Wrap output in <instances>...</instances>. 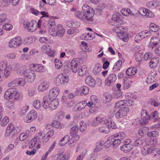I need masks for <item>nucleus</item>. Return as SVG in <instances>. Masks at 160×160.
<instances>
[{
  "label": "nucleus",
  "instance_id": "f257e3e1",
  "mask_svg": "<svg viewBox=\"0 0 160 160\" xmlns=\"http://www.w3.org/2000/svg\"><path fill=\"white\" fill-rule=\"evenodd\" d=\"M22 97V93L14 88H10L7 90L3 96L4 99L7 100L10 99L19 100L21 99Z\"/></svg>",
  "mask_w": 160,
  "mask_h": 160
},
{
  "label": "nucleus",
  "instance_id": "f03ea898",
  "mask_svg": "<svg viewBox=\"0 0 160 160\" xmlns=\"http://www.w3.org/2000/svg\"><path fill=\"white\" fill-rule=\"evenodd\" d=\"M58 104L59 101L57 99L51 100L48 98V96H46L43 99L42 105L45 109L49 108L51 110H53L57 108Z\"/></svg>",
  "mask_w": 160,
  "mask_h": 160
},
{
  "label": "nucleus",
  "instance_id": "7ed1b4c3",
  "mask_svg": "<svg viewBox=\"0 0 160 160\" xmlns=\"http://www.w3.org/2000/svg\"><path fill=\"white\" fill-rule=\"evenodd\" d=\"M82 9L84 13V20L92 21L95 13L94 10L86 4L82 6Z\"/></svg>",
  "mask_w": 160,
  "mask_h": 160
},
{
  "label": "nucleus",
  "instance_id": "20e7f679",
  "mask_svg": "<svg viewBox=\"0 0 160 160\" xmlns=\"http://www.w3.org/2000/svg\"><path fill=\"white\" fill-rule=\"evenodd\" d=\"M23 26L25 29L29 32H34L37 28V22L34 20L30 22L25 21L23 22Z\"/></svg>",
  "mask_w": 160,
  "mask_h": 160
},
{
  "label": "nucleus",
  "instance_id": "39448f33",
  "mask_svg": "<svg viewBox=\"0 0 160 160\" xmlns=\"http://www.w3.org/2000/svg\"><path fill=\"white\" fill-rule=\"evenodd\" d=\"M24 77L27 80L28 82L31 83L34 80L36 77V74L34 71L26 69V72L24 73Z\"/></svg>",
  "mask_w": 160,
  "mask_h": 160
},
{
  "label": "nucleus",
  "instance_id": "423d86ee",
  "mask_svg": "<svg viewBox=\"0 0 160 160\" xmlns=\"http://www.w3.org/2000/svg\"><path fill=\"white\" fill-rule=\"evenodd\" d=\"M37 117V113L34 110L31 111L24 118V120L27 123H30Z\"/></svg>",
  "mask_w": 160,
  "mask_h": 160
},
{
  "label": "nucleus",
  "instance_id": "0eeeda50",
  "mask_svg": "<svg viewBox=\"0 0 160 160\" xmlns=\"http://www.w3.org/2000/svg\"><path fill=\"white\" fill-rule=\"evenodd\" d=\"M22 39L20 37H17L12 38L9 42L8 46L11 48H14L20 45Z\"/></svg>",
  "mask_w": 160,
  "mask_h": 160
},
{
  "label": "nucleus",
  "instance_id": "6e6552de",
  "mask_svg": "<svg viewBox=\"0 0 160 160\" xmlns=\"http://www.w3.org/2000/svg\"><path fill=\"white\" fill-rule=\"evenodd\" d=\"M132 148L131 140L130 139H126L123 142V145L120 147V149L121 150L127 152L131 150Z\"/></svg>",
  "mask_w": 160,
  "mask_h": 160
},
{
  "label": "nucleus",
  "instance_id": "1a4fd4ad",
  "mask_svg": "<svg viewBox=\"0 0 160 160\" xmlns=\"http://www.w3.org/2000/svg\"><path fill=\"white\" fill-rule=\"evenodd\" d=\"M128 31L126 27H123L119 25H117L113 28V31L117 33V36L119 38H121L124 33Z\"/></svg>",
  "mask_w": 160,
  "mask_h": 160
},
{
  "label": "nucleus",
  "instance_id": "9d476101",
  "mask_svg": "<svg viewBox=\"0 0 160 160\" xmlns=\"http://www.w3.org/2000/svg\"><path fill=\"white\" fill-rule=\"evenodd\" d=\"M150 120V116L146 110H142L141 111V118L140 122L141 124H144Z\"/></svg>",
  "mask_w": 160,
  "mask_h": 160
},
{
  "label": "nucleus",
  "instance_id": "9b49d317",
  "mask_svg": "<svg viewBox=\"0 0 160 160\" xmlns=\"http://www.w3.org/2000/svg\"><path fill=\"white\" fill-rule=\"evenodd\" d=\"M60 90L58 88L54 87L51 88L49 91L48 98L51 100L56 99V98L59 95Z\"/></svg>",
  "mask_w": 160,
  "mask_h": 160
},
{
  "label": "nucleus",
  "instance_id": "f8f14e48",
  "mask_svg": "<svg viewBox=\"0 0 160 160\" xmlns=\"http://www.w3.org/2000/svg\"><path fill=\"white\" fill-rule=\"evenodd\" d=\"M70 65V68L72 71L74 73L77 72L80 66V62L78 59L77 58L73 59L71 62Z\"/></svg>",
  "mask_w": 160,
  "mask_h": 160
},
{
  "label": "nucleus",
  "instance_id": "ddd939ff",
  "mask_svg": "<svg viewBox=\"0 0 160 160\" xmlns=\"http://www.w3.org/2000/svg\"><path fill=\"white\" fill-rule=\"evenodd\" d=\"M107 118L106 117H101L98 116L94 118L91 123L92 126H96L100 123H104L105 124Z\"/></svg>",
  "mask_w": 160,
  "mask_h": 160
},
{
  "label": "nucleus",
  "instance_id": "4468645a",
  "mask_svg": "<svg viewBox=\"0 0 160 160\" xmlns=\"http://www.w3.org/2000/svg\"><path fill=\"white\" fill-rule=\"evenodd\" d=\"M129 108L128 107L123 108L119 109L116 113V117L117 118H121L127 115L129 112Z\"/></svg>",
  "mask_w": 160,
  "mask_h": 160
},
{
  "label": "nucleus",
  "instance_id": "2eb2a0df",
  "mask_svg": "<svg viewBox=\"0 0 160 160\" xmlns=\"http://www.w3.org/2000/svg\"><path fill=\"white\" fill-rule=\"evenodd\" d=\"M117 80V76L114 74H109L105 80V84L108 86L113 85Z\"/></svg>",
  "mask_w": 160,
  "mask_h": 160
},
{
  "label": "nucleus",
  "instance_id": "dca6fc26",
  "mask_svg": "<svg viewBox=\"0 0 160 160\" xmlns=\"http://www.w3.org/2000/svg\"><path fill=\"white\" fill-rule=\"evenodd\" d=\"M42 51L44 53H46L48 55L51 57L55 56L54 51L52 50L51 47L48 45H44L42 48Z\"/></svg>",
  "mask_w": 160,
  "mask_h": 160
},
{
  "label": "nucleus",
  "instance_id": "f3484780",
  "mask_svg": "<svg viewBox=\"0 0 160 160\" xmlns=\"http://www.w3.org/2000/svg\"><path fill=\"white\" fill-rule=\"evenodd\" d=\"M49 83L48 81L43 82L38 86V90L39 92H43L46 90L49 87Z\"/></svg>",
  "mask_w": 160,
  "mask_h": 160
},
{
  "label": "nucleus",
  "instance_id": "a211bd4d",
  "mask_svg": "<svg viewBox=\"0 0 160 160\" xmlns=\"http://www.w3.org/2000/svg\"><path fill=\"white\" fill-rule=\"evenodd\" d=\"M95 37V33H83L81 36L82 39L85 40H90L93 39Z\"/></svg>",
  "mask_w": 160,
  "mask_h": 160
},
{
  "label": "nucleus",
  "instance_id": "6ab92c4d",
  "mask_svg": "<svg viewBox=\"0 0 160 160\" xmlns=\"http://www.w3.org/2000/svg\"><path fill=\"white\" fill-rule=\"evenodd\" d=\"M89 89L88 87L87 86H83L80 88H77L75 92L76 94L78 95L77 93L79 92H81V94H83L84 95H87L89 92Z\"/></svg>",
  "mask_w": 160,
  "mask_h": 160
},
{
  "label": "nucleus",
  "instance_id": "aec40b11",
  "mask_svg": "<svg viewBox=\"0 0 160 160\" xmlns=\"http://www.w3.org/2000/svg\"><path fill=\"white\" fill-rule=\"evenodd\" d=\"M66 25L71 28H77L80 25V23L77 21L69 20L67 22Z\"/></svg>",
  "mask_w": 160,
  "mask_h": 160
},
{
  "label": "nucleus",
  "instance_id": "412c9836",
  "mask_svg": "<svg viewBox=\"0 0 160 160\" xmlns=\"http://www.w3.org/2000/svg\"><path fill=\"white\" fill-rule=\"evenodd\" d=\"M33 68V69L36 72H45V70L44 67L42 65L38 64H32L30 66Z\"/></svg>",
  "mask_w": 160,
  "mask_h": 160
},
{
  "label": "nucleus",
  "instance_id": "4be33fe9",
  "mask_svg": "<svg viewBox=\"0 0 160 160\" xmlns=\"http://www.w3.org/2000/svg\"><path fill=\"white\" fill-rule=\"evenodd\" d=\"M150 120L153 122H160V118L158 117V113L157 111H154L150 114Z\"/></svg>",
  "mask_w": 160,
  "mask_h": 160
},
{
  "label": "nucleus",
  "instance_id": "5701e85b",
  "mask_svg": "<svg viewBox=\"0 0 160 160\" xmlns=\"http://www.w3.org/2000/svg\"><path fill=\"white\" fill-rule=\"evenodd\" d=\"M153 147H148L146 146H144L143 147L142 150V153L143 155H146L150 154L152 152Z\"/></svg>",
  "mask_w": 160,
  "mask_h": 160
},
{
  "label": "nucleus",
  "instance_id": "b1692460",
  "mask_svg": "<svg viewBox=\"0 0 160 160\" xmlns=\"http://www.w3.org/2000/svg\"><path fill=\"white\" fill-rule=\"evenodd\" d=\"M113 138H115L119 139L122 141L125 139L126 138V135L124 132H118L112 135Z\"/></svg>",
  "mask_w": 160,
  "mask_h": 160
},
{
  "label": "nucleus",
  "instance_id": "393cba45",
  "mask_svg": "<svg viewBox=\"0 0 160 160\" xmlns=\"http://www.w3.org/2000/svg\"><path fill=\"white\" fill-rule=\"evenodd\" d=\"M132 83L131 80H129L127 77H124L122 83L123 88L125 89H128L130 87Z\"/></svg>",
  "mask_w": 160,
  "mask_h": 160
},
{
  "label": "nucleus",
  "instance_id": "a878e982",
  "mask_svg": "<svg viewBox=\"0 0 160 160\" xmlns=\"http://www.w3.org/2000/svg\"><path fill=\"white\" fill-rule=\"evenodd\" d=\"M58 36L60 37H62L65 32V30L63 26L61 24H58L57 26Z\"/></svg>",
  "mask_w": 160,
  "mask_h": 160
},
{
  "label": "nucleus",
  "instance_id": "bb28decb",
  "mask_svg": "<svg viewBox=\"0 0 160 160\" xmlns=\"http://www.w3.org/2000/svg\"><path fill=\"white\" fill-rule=\"evenodd\" d=\"M159 5V2L157 1H153L149 2L147 4V6L151 9H154Z\"/></svg>",
  "mask_w": 160,
  "mask_h": 160
},
{
  "label": "nucleus",
  "instance_id": "cd10ccee",
  "mask_svg": "<svg viewBox=\"0 0 160 160\" xmlns=\"http://www.w3.org/2000/svg\"><path fill=\"white\" fill-rule=\"evenodd\" d=\"M105 124L109 129V128L115 129L117 128V126L114 122L112 120L110 119H108L107 118Z\"/></svg>",
  "mask_w": 160,
  "mask_h": 160
},
{
  "label": "nucleus",
  "instance_id": "c85d7f7f",
  "mask_svg": "<svg viewBox=\"0 0 160 160\" xmlns=\"http://www.w3.org/2000/svg\"><path fill=\"white\" fill-rule=\"evenodd\" d=\"M157 73L156 72H152L149 77L146 79V82L148 83L154 81V79L156 77Z\"/></svg>",
  "mask_w": 160,
  "mask_h": 160
},
{
  "label": "nucleus",
  "instance_id": "c756f323",
  "mask_svg": "<svg viewBox=\"0 0 160 160\" xmlns=\"http://www.w3.org/2000/svg\"><path fill=\"white\" fill-rule=\"evenodd\" d=\"M86 83L90 86L93 87L95 85V81L91 76L87 77L85 79Z\"/></svg>",
  "mask_w": 160,
  "mask_h": 160
},
{
  "label": "nucleus",
  "instance_id": "7c9ffc66",
  "mask_svg": "<svg viewBox=\"0 0 160 160\" xmlns=\"http://www.w3.org/2000/svg\"><path fill=\"white\" fill-rule=\"evenodd\" d=\"M137 71V70L135 68H130L126 70V73L128 76H132L136 73Z\"/></svg>",
  "mask_w": 160,
  "mask_h": 160
},
{
  "label": "nucleus",
  "instance_id": "2f4dec72",
  "mask_svg": "<svg viewBox=\"0 0 160 160\" xmlns=\"http://www.w3.org/2000/svg\"><path fill=\"white\" fill-rule=\"evenodd\" d=\"M149 130V128L147 127H142L139 130L138 133L142 136H144L147 133Z\"/></svg>",
  "mask_w": 160,
  "mask_h": 160
},
{
  "label": "nucleus",
  "instance_id": "473e14b6",
  "mask_svg": "<svg viewBox=\"0 0 160 160\" xmlns=\"http://www.w3.org/2000/svg\"><path fill=\"white\" fill-rule=\"evenodd\" d=\"M122 18V16L118 12L114 13L112 17V20L115 21H121Z\"/></svg>",
  "mask_w": 160,
  "mask_h": 160
},
{
  "label": "nucleus",
  "instance_id": "72a5a7b5",
  "mask_svg": "<svg viewBox=\"0 0 160 160\" xmlns=\"http://www.w3.org/2000/svg\"><path fill=\"white\" fill-rule=\"evenodd\" d=\"M69 138L70 137L68 135L64 136L59 142V145L60 146H63L65 145L68 142Z\"/></svg>",
  "mask_w": 160,
  "mask_h": 160
},
{
  "label": "nucleus",
  "instance_id": "f704fd0d",
  "mask_svg": "<svg viewBox=\"0 0 160 160\" xmlns=\"http://www.w3.org/2000/svg\"><path fill=\"white\" fill-rule=\"evenodd\" d=\"M158 142V140L157 138H149L146 140V143L148 145H152L156 144Z\"/></svg>",
  "mask_w": 160,
  "mask_h": 160
},
{
  "label": "nucleus",
  "instance_id": "c9c22d12",
  "mask_svg": "<svg viewBox=\"0 0 160 160\" xmlns=\"http://www.w3.org/2000/svg\"><path fill=\"white\" fill-rule=\"evenodd\" d=\"M102 69V67L101 65L97 63L95 64L93 70V72L95 75L98 74L100 72Z\"/></svg>",
  "mask_w": 160,
  "mask_h": 160
},
{
  "label": "nucleus",
  "instance_id": "e433bc0d",
  "mask_svg": "<svg viewBox=\"0 0 160 160\" xmlns=\"http://www.w3.org/2000/svg\"><path fill=\"white\" fill-rule=\"evenodd\" d=\"M87 71V67L85 65L82 66L78 71V74L80 76H83L86 73Z\"/></svg>",
  "mask_w": 160,
  "mask_h": 160
},
{
  "label": "nucleus",
  "instance_id": "4c0bfd02",
  "mask_svg": "<svg viewBox=\"0 0 160 160\" xmlns=\"http://www.w3.org/2000/svg\"><path fill=\"white\" fill-rule=\"evenodd\" d=\"M79 128L78 126L76 125L74 126L71 129L70 132V135L71 136H73L77 134L78 132Z\"/></svg>",
  "mask_w": 160,
  "mask_h": 160
},
{
  "label": "nucleus",
  "instance_id": "58836bf2",
  "mask_svg": "<svg viewBox=\"0 0 160 160\" xmlns=\"http://www.w3.org/2000/svg\"><path fill=\"white\" fill-rule=\"evenodd\" d=\"M139 34L142 39L151 35L150 32L148 30L142 31L139 32Z\"/></svg>",
  "mask_w": 160,
  "mask_h": 160
},
{
  "label": "nucleus",
  "instance_id": "ea45409f",
  "mask_svg": "<svg viewBox=\"0 0 160 160\" xmlns=\"http://www.w3.org/2000/svg\"><path fill=\"white\" fill-rule=\"evenodd\" d=\"M149 28L150 30L153 32H157L159 29V26L153 23L150 24Z\"/></svg>",
  "mask_w": 160,
  "mask_h": 160
},
{
  "label": "nucleus",
  "instance_id": "a19ab883",
  "mask_svg": "<svg viewBox=\"0 0 160 160\" xmlns=\"http://www.w3.org/2000/svg\"><path fill=\"white\" fill-rule=\"evenodd\" d=\"M14 130V126L13 124L10 123L9 124L7 128L6 133L5 134V136H7V133H10Z\"/></svg>",
  "mask_w": 160,
  "mask_h": 160
},
{
  "label": "nucleus",
  "instance_id": "79ce46f5",
  "mask_svg": "<svg viewBox=\"0 0 160 160\" xmlns=\"http://www.w3.org/2000/svg\"><path fill=\"white\" fill-rule=\"evenodd\" d=\"M112 144L114 148H116L119 146L121 142V141L119 139L114 138H112Z\"/></svg>",
  "mask_w": 160,
  "mask_h": 160
},
{
  "label": "nucleus",
  "instance_id": "37998d69",
  "mask_svg": "<svg viewBox=\"0 0 160 160\" xmlns=\"http://www.w3.org/2000/svg\"><path fill=\"white\" fill-rule=\"evenodd\" d=\"M61 79L62 80V81H63L62 82H63V84H67L69 81V77L65 74H61Z\"/></svg>",
  "mask_w": 160,
  "mask_h": 160
},
{
  "label": "nucleus",
  "instance_id": "c03bdc74",
  "mask_svg": "<svg viewBox=\"0 0 160 160\" xmlns=\"http://www.w3.org/2000/svg\"><path fill=\"white\" fill-rule=\"evenodd\" d=\"M144 142V140L142 138L137 139L134 141L133 146L138 147L142 145Z\"/></svg>",
  "mask_w": 160,
  "mask_h": 160
},
{
  "label": "nucleus",
  "instance_id": "a18cd8bd",
  "mask_svg": "<svg viewBox=\"0 0 160 160\" xmlns=\"http://www.w3.org/2000/svg\"><path fill=\"white\" fill-rule=\"evenodd\" d=\"M75 16L80 19L84 20V13H82L79 11H77L74 14Z\"/></svg>",
  "mask_w": 160,
  "mask_h": 160
},
{
  "label": "nucleus",
  "instance_id": "49530a36",
  "mask_svg": "<svg viewBox=\"0 0 160 160\" xmlns=\"http://www.w3.org/2000/svg\"><path fill=\"white\" fill-rule=\"evenodd\" d=\"M98 130L100 132L104 133H108L110 132V130L108 127L104 126L99 127Z\"/></svg>",
  "mask_w": 160,
  "mask_h": 160
},
{
  "label": "nucleus",
  "instance_id": "de8ad7c7",
  "mask_svg": "<svg viewBox=\"0 0 160 160\" xmlns=\"http://www.w3.org/2000/svg\"><path fill=\"white\" fill-rule=\"evenodd\" d=\"M61 74L57 76L54 79V84L57 86H59L61 85V82L60 81L61 79Z\"/></svg>",
  "mask_w": 160,
  "mask_h": 160
},
{
  "label": "nucleus",
  "instance_id": "09e8293b",
  "mask_svg": "<svg viewBox=\"0 0 160 160\" xmlns=\"http://www.w3.org/2000/svg\"><path fill=\"white\" fill-rule=\"evenodd\" d=\"M18 86H23L26 83L25 79L22 78H18L17 79Z\"/></svg>",
  "mask_w": 160,
  "mask_h": 160
},
{
  "label": "nucleus",
  "instance_id": "8fccbe9b",
  "mask_svg": "<svg viewBox=\"0 0 160 160\" xmlns=\"http://www.w3.org/2000/svg\"><path fill=\"white\" fill-rule=\"evenodd\" d=\"M112 137L111 136L108 138V140L105 142L104 144V146L106 148H108L110 147L112 144Z\"/></svg>",
  "mask_w": 160,
  "mask_h": 160
},
{
  "label": "nucleus",
  "instance_id": "3c124183",
  "mask_svg": "<svg viewBox=\"0 0 160 160\" xmlns=\"http://www.w3.org/2000/svg\"><path fill=\"white\" fill-rule=\"evenodd\" d=\"M158 64V62L157 60H155L153 59L151 60L150 62L149 63V66L151 68H153L156 67Z\"/></svg>",
  "mask_w": 160,
  "mask_h": 160
},
{
  "label": "nucleus",
  "instance_id": "603ef678",
  "mask_svg": "<svg viewBox=\"0 0 160 160\" xmlns=\"http://www.w3.org/2000/svg\"><path fill=\"white\" fill-rule=\"evenodd\" d=\"M4 75L5 77L7 78L9 76L11 73V69L10 67L8 66L4 69Z\"/></svg>",
  "mask_w": 160,
  "mask_h": 160
},
{
  "label": "nucleus",
  "instance_id": "864d4df0",
  "mask_svg": "<svg viewBox=\"0 0 160 160\" xmlns=\"http://www.w3.org/2000/svg\"><path fill=\"white\" fill-rule=\"evenodd\" d=\"M54 63L55 67L58 69H59L62 65V61L57 58L54 60Z\"/></svg>",
  "mask_w": 160,
  "mask_h": 160
},
{
  "label": "nucleus",
  "instance_id": "5fc2aeb1",
  "mask_svg": "<svg viewBox=\"0 0 160 160\" xmlns=\"http://www.w3.org/2000/svg\"><path fill=\"white\" fill-rule=\"evenodd\" d=\"M90 101L94 104V106H96V103L98 102V99L97 96L92 95L90 97Z\"/></svg>",
  "mask_w": 160,
  "mask_h": 160
},
{
  "label": "nucleus",
  "instance_id": "6e6d98bb",
  "mask_svg": "<svg viewBox=\"0 0 160 160\" xmlns=\"http://www.w3.org/2000/svg\"><path fill=\"white\" fill-rule=\"evenodd\" d=\"M150 42L151 44H154V46H156L159 44L160 40L158 38L154 37L151 38Z\"/></svg>",
  "mask_w": 160,
  "mask_h": 160
},
{
  "label": "nucleus",
  "instance_id": "4d7b16f0",
  "mask_svg": "<svg viewBox=\"0 0 160 160\" xmlns=\"http://www.w3.org/2000/svg\"><path fill=\"white\" fill-rule=\"evenodd\" d=\"M138 12L142 16H145L147 15V11L145 8L141 7L139 9Z\"/></svg>",
  "mask_w": 160,
  "mask_h": 160
},
{
  "label": "nucleus",
  "instance_id": "13d9d810",
  "mask_svg": "<svg viewBox=\"0 0 160 160\" xmlns=\"http://www.w3.org/2000/svg\"><path fill=\"white\" fill-rule=\"evenodd\" d=\"M9 119L8 117H4L1 121V125L3 127L5 126L9 122Z\"/></svg>",
  "mask_w": 160,
  "mask_h": 160
},
{
  "label": "nucleus",
  "instance_id": "bf43d9fd",
  "mask_svg": "<svg viewBox=\"0 0 160 160\" xmlns=\"http://www.w3.org/2000/svg\"><path fill=\"white\" fill-rule=\"evenodd\" d=\"M124 106V100H120L115 103L114 107L116 108H119L120 107Z\"/></svg>",
  "mask_w": 160,
  "mask_h": 160
},
{
  "label": "nucleus",
  "instance_id": "052dcab7",
  "mask_svg": "<svg viewBox=\"0 0 160 160\" xmlns=\"http://www.w3.org/2000/svg\"><path fill=\"white\" fill-rule=\"evenodd\" d=\"M149 137H156L158 136V132L156 131H152L148 132L147 134Z\"/></svg>",
  "mask_w": 160,
  "mask_h": 160
},
{
  "label": "nucleus",
  "instance_id": "680f3d73",
  "mask_svg": "<svg viewBox=\"0 0 160 160\" xmlns=\"http://www.w3.org/2000/svg\"><path fill=\"white\" fill-rule=\"evenodd\" d=\"M130 12V9L128 8L122 9L121 10V13L125 16H128L129 15Z\"/></svg>",
  "mask_w": 160,
  "mask_h": 160
},
{
  "label": "nucleus",
  "instance_id": "e2e57ef3",
  "mask_svg": "<svg viewBox=\"0 0 160 160\" xmlns=\"http://www.w3.org/2000/svg\"><path fill=\"white\" fill-rule=\"evenodd\" d=\"M24 41L28 45L34 42L32 37H27L25 39Z\"/></svg>",
  "mask_w": 160,
  "mask_h": 160
},
{
  "label": "nucleus",
  "instance_id": "0e129e2a",
  "mask_svg": "<svg viewBox=\"0 0 160 160\" xmlns=\"http://www.w3.org/2000/svg\"><path fill=\"white\" fill-rule=\"evenodd\" d=\"M52 124L54 127L57 128H61L63 126V124L58 121H54Z\"/></svg>",
  "mask_w": 160,
  "mask_h": 160
},
{
  "label": "nucleus",
  "instance_id": "69168bd1",
  "mask_svg": "<svg viewBox=\"0 0 160 160\" xmlns=\"http://www.w3.org/2000/svg\"><path fill=\"white\" fill-rule=\"evenodd\" d=\"M79 106L77 108V110L79 111L82 110L86 106V102L85 101L79 103Z\"/></svg>",
  "mask_w": 160,
  "mask_h": 160
},
{
  "label": "nucleus",
  "instance_id": "338daca9",
  "mask_svg": "<svg viewBox=\"0 0 160 160\" xmlns=\"http://www.w3.org/2000/svg\"><path fill=\"white\" fill-rule=\"evenodd\" d=\"M125 106H130L133 104V101L132 100H124Z\"/></svg>",
  "mask_w": 160,
  "mask_h": 160
},
{
  "label": "nucleus",
  "instance_id": "774afa93",
  "mask_svg": "<svg viewBox=\"0 0 160 160\" xmlns=\"http://www.w3.org/2000/svg\"><path fill=\"white\" fill-rule=\"evenodd\" d=\"M2 28L7 31L11 30L12 28V25L10 24L7 23L3 25Z\"/></svg>",
  "mask_w": 160,
  "mask_h": 160
}]
</instances>
